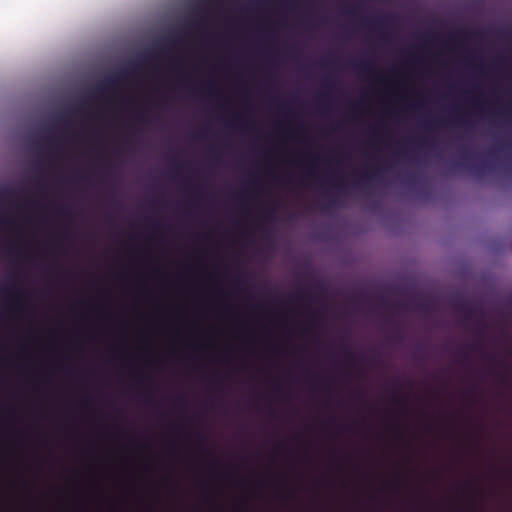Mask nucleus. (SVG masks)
Instances as JSON below:
<instances>
[{"mask_svg": "<svg viewBox=\"0 0 512 512\" xmlns=\"http://www.w3.org/2000/svg\"><path fill=\"white\" fill-rule=\"evenodd\" d=\"M7 248H8V250H9L10 252H13V251L15 250V247H14V245H13L12 243H9V245H8V247H7Z\"/></svg>", "mask_w": 512, "mask_h": 512, "instance_id": "bb28decb", "label": "nucleus"}, {"mask_svg": "<svg viewBox=\"0 0 512 512\" xmlns=\"http://www.w3.org/2000/svg\"><path fill=\"white\" fill-rule=\"evenodd\" d=\"M463 158H464V159H467V158H468V154H467L466 152H464V154H463Z\"/></svg>", "mask_w": 512, "mask_h": 512, "instance_id": "4c0bfd02", "label": "nucleus"}, {"mask_svg": "<svg viewBox=\"0 0 512 512\" xmlns=\"http://www.w3.org/2000/svg\"><path fill=\"white\" fill-rule=\"evenodd\" d=\"M233 118H234L235 120H237V121L242 120V116H241L240 114H235V115L233 116Z\"/></svg>", "mask_w": 512, "mask_h": 512, "instance_id": "cd10ccee", "label": "nucleus"}, {"mask_svg": "<svg viewBox=\"0 0 512 512\" xmlns=\"http://www.w3.org/2000/svg\"><path fill=\"white\" fill-rule=\"evenodd\" d=\"M422 145L424 147L431 148V149L435 148L434 143L432 141H430L428 138L424 140Z\"/></svg>", "mask_w": 512, "mask_h": 512, "instance_id": "a211bd4d", "label": "nucleus"}, {"mask_svg": "<svg viewBox=\"0 0 512 512\" xmlns=\"http://www.w3.org/2000/svg\"><path fill=\"white\" fill-rule=\"evenodd\" d=\"M345 356H346L348 361L354 360V354L351 351H349V350L345 352Z\"/></svg>", "mask_w": 512, "mask_h": 512, "instance_id": "412c9836", "label": "nucleus"}, {"mask_svg": "<svg viewBox=\"0 0 512 512\" xmlns=\"http://www.w3.org/2000/svg\"><path fill=\"white\" fill-rule=\"evenodd\" d=\"M472 168L476 173H479L481 171V167L479 165H474Z\"/></svg>", "mask_w": 512, "mask_h": 512, "instance_id": "b1692460", "label": "nucleus"}, {"mask_svg": "<svg viewBox=\"0 0 512 512\" xmlns=\"http://www.w3.org/2000/svg\"><path fill=\"white\" fill-rule=\"evenodd\" d=\"M362 23L365 27L369 29H375L378 31H383L386 27L387 21L386 17H376V18H362Z\"/></svg>", "mask_w": 512, "mask_h": 512, "instance_id": "423d86ee", "label": "nucleus"}, {"mask_svg": "<svg viewBox=\"0 0 512 512\" xmlns=\"http://www.w3.org/2000/svg\"><path fill=\"white\" fill-rule=\"evenodd\" d=\"M127 74L126 71H123L117 75H113V76H110L108 77L104 82L100 83L97 88H96V91L100 94H102L103 92L109 90V89H112V88H115L117 85H118V82L120 80V78H123L125 77Z\"/></svg>", "mask_w": 512, "mask_h": 512, "instance_id": "20e7f679", "label": "nucleus"}, {"mask_svg": "<svg viewBox=\"0 0 512 512\" xmlns=\"http://www.w3.org/2000/svg\"><path fill=\"white\" fill-rule=\"evenodd\" d=\"M281 109L285 112H289V108L287 105H281Z\"/></svg>", "mask_w": 512, "mask_h": 512, "instance_id": "c756f323", "label": "nucleus"}, {"mask_svg": "<svg viewBox=\"0 0 512 512\" xmlns=\"http://www.w3.org/2000/svg\"><path fill=\"white\" fill-rule=\"evenodd\" d=\"M360 106H361V103L353 104V105H352V109H353L354 111H357V110L360 108Z\"/></svg>", "mask_w": 512, "mask_h": 512, "instance_id": "5701e85b", "label": "nucleus"}, {"mask_svg": "<svg viewBox=\"0 0 512 512\" xmlns=\"http://www.w3.org/2000/svg\"><path fill=\"white\" fill-rule=\"evenodd\" d=\"M338 205V201L336 198L328 196L327 202L323 204L324 208H330Z\"/></svg>", "mask_w": 512, "mask_h": 512, "instance_id": "ddd939ff", "label": "nucleus"}, {"mask_svg": "<svg viewBox=\"0 0 512 512\" xmlns=\"http://www.w3.org/2000/svg\"><path fill=\"white\" fill-rule=\"evenodd\" d=\"M484 357L496 364L497 367L501 368V370L491 369L490 373L494 375L497 381L506 387L512 386V374L507 363L502 359L497 357L496 355H484Z\"/></svg>", "mask_w": 512, "mask_h": 512, "instance_id": "f257e3e1", "label": "nucleus"}, {"mask_svg": "<svg viewBox=\"0 0 512 512\" xmlns=\"http://www.w3.org/2000/svg\"><path fill=\"white\" fill-rule=\"evenodd\" d=\"M333 186L341 193L345 194L346 193V187L344 184L342 183H335V182H332Z\"/></svg>", "mask_w": 512, "mask_h": 512, "instance_id": "2eb2a0df", "label": "nucleus"}, {"mask_svg": "<svg viewBox=\"0 0 512 512\" xmlns=\"http://www.w3.org/2000/svg\"><path fill=\"white\" fill-rule=\"evenodd\" d=\"M59 120H60V121H62V122H65V123H66V121H65V119H64V116H61V117L59 118Z\"/></svg>", "mask_w": 512, "mask_h": 512, "instance_id": "e433bc0d", "label": "nucleus"}, {"mask_svg": "<svg viewBox=\"0 0 512 512\" xmlns=\"http://www.w3.org/2000/svg\"><path fill=\"white\" fill-rule=\"evenodd\" d=\"M347 13L350 14L351 16H356L357 15V7H353L349 10H347Z\"/></svg>", "mask_w": 512, "mask_h": 512, "instance_id": "4be33fe9", "label": "nucleus"}, {"mask_svg": "<svg viewBox=\"0 0 512 512\" xmlns=\"http://www.w3.org/2000/svg\"><path fill=\"white\" fill-rule=\"evenodd\" d=\"M2 195L4 197H12L14 195V191L12 190H9V189H6L2 192Z\"/></svg>", "mask_w": 512, "mask_h": 512, "instance_id": "6ab92c4d", "label": "nucleus"}, {"mask_svg": "<svg viewBox=\"0 0 512 512\" xmlns=\"http://www.w3.org/2000/svg\"><path fill=\"white\" fill-rule=\"evenodd\" d=\"M352 66L355 70H357L360 73L366 74L371 76L373 72V68L370 62L368 61H354L352 62Z\"/></svg>", "mask_w": 512, "mask_h": 512, "instance_id": "0eeeda50", "label": "nucleus"}, {"mask_svg": "<svg viewBox=\"0 0 512 512\" xmlns=\"http://www.w3.org/2000/svg\"><path fill=\"white\" fill-rule=\"evenodd\" d=\"M135 380H136L137 382H141V381H142V378H141L140 376H136V377H135Z\"/></svg>", "mask_w": 512, "mask_h": 512, "instance_id": "473e14b6", "label": "nucleus"}, {"mask_svg": "<svg viewBox=\"0 0 512 512\" xmlns=\"http://www.w3.org/2000/svg\"><path fill=\"white\" fill-rule=\"evenodd\" d=\"M307 175H308V176H313L312 171H309V172L307 173Z\"/></svg>", "mask_w": 512, "mask_h": 512, "instance_id": "79ce46f5", "label": "nucleus"}, {"mask_svg": "<svg viewBox=\"0 0 512 512\" xmlns=\"http://www.w3.org/2000/svg\"><path fill=\"white\" fill-rule=\"evenodd\" d=\"M268 0H261V1H258V4H264V3H267Z\"/></svg>", "mask_w": 512, "mask_h": 512, "instance_id": "72a5a7b5", "label": "nucleus"}, {"mask_svg": "<svg viewBox=\"0 0 512 512\" xmlns=\"http://www.w3.org/2000/svg\"><path fill=\"white\" fill-rule=\"evenodd\" d=\"M281 4L290 10H295L299 7L298 0H279Z\"/></svg>", "mask_w": 512, "mask_h": 512, "instance_id": "1a4fd4ad", "label": "nucleus"}, {"mask_svg": "<svg viewBox=\"0 0 512 512\" xmlns=\"http://www.w3.org/2000/svg\"><path fill=\"white\" fill-rule=\"evenodd\" d=\"M58 212H59V214H61V215H67V210H66V209H64V208H60V209H58Z\"/></svg>", "mask_w": 512, "mask_h": 512, "instance_id": "393cba45", "label": "nucleus"}, {"mask_svg": "<svg viewBox=\"0 0 512 512\" xmlns=\"http://www.w3.org/2000/svg\"><path fill=\"white\" fill-rule=\"evenodd\" d=\"M378 81H380V82H384V79H383L382 77H379V78H378Z\"/></svg>", "mask_w": 512, "mask_h": 512, "instance_id": "ea45409f", "label": "nucleus"}, {"mask_svg": "<svg viewBox=\"0 0 512 512\" xmlns=\"http://www.w3.org/2000/svg\"><path fill=\"white\" fill-rule=\"evenodd\" d=\"M402 400H403V399H402L401 397H398V398H397V401H399V402H400V401H402Z\"/></svg>", "mask_w": 512, "mask_h": 512, "instance_id": "37998d69", "label": "nucleus"}, {"mask_svg": "<svg viewBox=\"0 0 512 512\" xmlns=\"http://www.w3.org/2000/svg\"><path fill=\"white\" fill-rule=\"evenodd\" d=\"M326 87H327V88H332V87H333V85H332V84H330V83H327V84H326Z\"/></svg>", "mask_w": 512, "mask_h": 512, "instance_id": "c9c22d12", "label": "nucleus"}, {"mask_svg": "<svg viewBox=\"0 0 512 512\" xmlns=\"http://www.w3.org/2000/svg\"><path fill=\"white\" fill-rule=\"evenodd\" d=\"M483 32L479 31V30H469V29H466V28H461L459 30H457V32L455 34H451L449 36V41L451 42H458L457 38L458 37H461L465 40H468V39H471V38H478V39H482L483 38Z\"/></svg>", "mask_w": 512, "mask_h": 512, "instance_id": "7ed1b4c3", "label": "nucleus"}, {"mask_svg": "<svg viewBox=\"0 0 512 512\" xmlns=\"http://www.w3.org/2000/svg\"><path fill=\"white\" fill-rule=\"evenodd\" d=\"M477 68H478L482 73H484V72H485V70H486V67H485V66H483V65H481V66H479V67H477Z\"/></svg>", "mask_w": 512, "mask_h": 512, "instance_id": "2f4dec72", "label": "nucleus"}, {"mask_svg": "<svg viewBox=\"0 0 512 512\" xmlns=\"http://www.w3.org/2000/svg\"><path fill=\"white\" fill-rule=\"evenodd\" d=\"M458 308L459 310L465 312V316L467 319H471L473 314H474V310L472 308H470L468 306V304L466 302H462L458 305Z\"/></svg>", "mask_w": 512, "mask_h": 512, "instance_id": "6e6552de", "label": "nucleus"}, {"mask_svg": "<svg viewBox=\"0 0 512 512\" xmlns=\"http://www.w3.org/2000/svg\"><path fill=\"white\" fill-rule=\"evenodd\" d=\"M445 124H447V121L444 119H434L432 121L425 123V128L431 129L435 126L445 125Z\"/></svg>", "mask_w": 512, "mask_h": 512, "instance_id": "9d476101", "label": "nucleus"}, {"mask_svg": "<svg viewBox=\"0 0 512 512\" xmlns=\"http://www.w3.org/2000/svg\"><path fill=\"white\" fill-rule=\"evenodd\" d=\"M0 294L15 299V305L12 306L14 310L18 311L21 309V299L25 296V293L22 290L15 287L12 289H1Z\"/></svg>", "mask_w": 512, "mask_h": 512, "instance_id": "39448f33", "label": "nucleus"}, {"mask_svg": "<svg viewBox=\"0 0 512 512\" xmlns=\"http://www.w3.org/2000/svg\"><path fill=\"white\" fill-rule=\"evenodd\" d=\"M381 175V170L379 168L371 170H365L361 177L357 179L354 183V186L359 189H365L369 186L370 182L375 179L379 178Z\"/></svg>", "mask_w": 512, "mask_h": 512, "instance_id": "f03ea898", "label": "nucleus"}, {"mask_svg": "<svg viewBox=\"0 0 512 512\" xmlns=\"http://www.w3.org/2000/svg\"><path fill=\"white\" fill-rule=\"evenodd\" d=\"M137 119H138V121H140V122H146V113H145V110H144V109H142V110H140V111L138 112V114H137Z\"/></svg>", "mask_w": 512, "mask_h": 512, "instance_id": "dca6fc26", "label": "nucleus"}, {"mask_svg": "<svg viewBox=\"0 0 512 512\" xmlns=\"http://www.w3.org/2000/svg\"><path fill=\"white\" fill-rule=\"evenodd\" d=\"M47 142L49 143L50 147H51V155H55L56 152L59 150V146L57 144V141L52 138V137H47L46 138Z\"/></svg>", "mask_w": 512, "mask_h": 512, "instance_id": "9b49d317", "label": "nucleus"}, {"mask_svg": "<svg viewBox=\"0 0 512 512\" xmlns=\"http://www.w3.org/2000/svg\"><path fill=\"white\" fill-rule=\"evenodd\" d=\"M154 227H155L156 229H159V228H161V225H159V224H155V225H154Z\"/></svg>", "mask_w": 512, "mask_h": 512, "instance_id": "58836bf2", "label": "nucleus"}, {"mask_svg": "<svg viewBox=\"0 0 512 512\" xmlns=\"http://www.w3.org/2000/svg\"><path fill=\"white\" fill-rule=\"evenodd\" d=\"M83 402H84V404H88V403L90 402V398H86V399H84V401H83Z\"/></svg>", "mask_w": 512, "mask_h": 512, "instance_id": "f704fd0d", "label": "nucleus"}, {"mask_svg": "<svg viewBox=\"0 0 512 512\" xmlns=\"http://www.w3.org/2000/svg\"><path fill=\"white\" fill-rule=\"evenodd\" d=\"M372 135H373V137H376L377 134H376L375 130H373Z\"/></svg>", "mask_w": 512, "mask_h": 512, "instance_id": "a19ab883", "label": "nucleus"}, {"mask_svg": "<svg viewBox=\"0 0 512 512\" xmlns=\"http://www.w3.org/2000/svg\"><path fill=\"white\" fill-rule=\"evenodd\" d=\"M454 122L458 123V124H462L464 126H467V122L465 121V119L462 117L461 114L457 113L455 115V117L453 118Z\"/></svg>", "mask_w": 512, "mask_h": 512, "instance_id": "4468645a", "label": "nucleus"}, {"mask_svg": "<svg viewBox=\"0 0 512 512\" xmlns=\"http://www.w3.org/2000/svg\"><path fill=\"white\" fill-rule=\"evenodd\" d=\"M307 296V293L304 290H299L295 295L290 296L291 301L295 300H304Z\"/></svg>", "mask_w": 512, "mask_h": 512, "instance_id": "f8f14e48", "label": "nucleus"}, {"mask_svg": "<svg viewBox=\"0 0 512 512\" xmlns=\"http://www.w3.org/2000/svg\"><path fill=\"white\" fill-rule=\"evenodd\" d=\"M321 64H322V66H325V67H326V66H328V65H330V64H333V63H332V62H328V61H322V63H321Z\"/></svg>", "mask_w": 512, "mask_h": 512, "instance_id": "7c9ffc66", "label": "nucleus"}, {"mask_svg": "<svg viewBox=\"0 0 512 512\" xmlns=\"http://www.w3.org/2000/svg\"><path fill=\"white\" fill-rule=\"evenodd\" d=\"M215 93V90L212 86V84H209V94H214Z\"/></svg>", "mask_w": 512, "mask_h": 512, "instance_id": "c85d7f7f", "label": "nucleus"}, {"mask_svg": "<svg viewBox=\"0 0 512 512\" xmlns=\"http://www.w3.org/2000/svg\"><path fill=\"white\" fill-rule=\"evenodd\" d=\"M480 347H481V343H475V344H472V345H469V346H468V348H469L470 350H473V351H475V350H479V349H480Z\"/></svg>", "mask_w": 512, "mask_h": 512, "instance_id": "aec40b11", "label": "nucleus"}, {"mask_svg": "<svg viewBox=\"0 0 512 512\" xmlns=\"http://www.w3.org/2000/svg\"><path fill=\"white\" fill-rule=\"evenodd\" d=\"M500 63H501L500 60L494 62V64L491 66V68H495V69L498 68L500 66Z\"/></svg>", "mask_w": 512, "mask_h": 512, "instance_id": "a878e982", "label": "nucleus"}, {"mask_svg": "<svg viewBox=\"0 0 512 512\" xmlns=\"http://www.w3.org/2000/svg\"><path fill=\"white\" fill-rule=\"evenodd\" d=\"M0 224L1 225H9V226H11V225L14 224V221L11 220V219H7V218H1L0 219Z\"/></svg>", "mask_w": 512, "mask_h": 512, "instance_id": "f3484780", "label": "nucleus"}]
</instances>
